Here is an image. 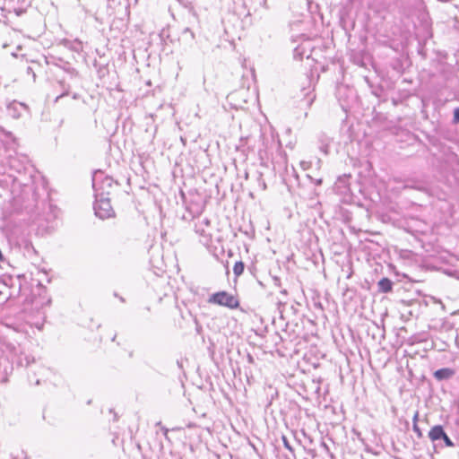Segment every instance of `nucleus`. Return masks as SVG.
<instances>
[{"instance_id":"f257e3e1","label":"nucleus","mask_w":459,"mask_h":459,"mask_svg":"<svg viewBox=\"0 0 459 459\" xmlns=\"http://www.w3.org/2000/svg\"><path fill=\"white\" fill-rule=\"evenodd\" d=\"M0 170V197L9 199L15 209L24 210L31 223L37 227V233L48 234L56 226L59 210L34 186L33 168L17 156H9L2 162Z\"/></svg>"},{"instance_id":"f03ea898","label":"nucleus","mask_w":459,"mask_h":459,"mask_svg":"<svg viewBox=\"0 0 459 459\" xmlns=\"http://www.w3.org/2000/svg\"><path fill=\"white\" fill-rule=\"evenodd\" d=\"M429 438L433 443V446L435 450L443 449L445 447H453L455 446L454 442L448 437L445 429L442 425H435L433 426L428 434Z\"/></svg>"},{"instance_id":"7ed1b4c3","label":"nucleus","mask_w":459,"mask_h":459,"mask_svg":"<svg viewBox=\"0 0 459 459\" xmlns=\"http://www.w3.org/2000/svg\"><path fill=\"white\" fill-rule=\"evenodd\" d=\"M93 209L96 216L101 220L111 218L115 214L110 204V198L106 196L104 192H98L95 195Z\"/></svg>"},{"instance_id":"20e7f679","label":"nucleus","mask_w":459,"mask_h":459,"mask_svg":"<svg viewBox=\"0 0 459 459\" xmlns=\"http://www.w3.org/2000/svg\"><path fill=\"white\" fill-rule=\"evenodd\" d=\"M208 303L235 309L239 307L238 299L225 290L218 291L208 298Z\"/></svg>"},{"instance_id":"39448f33","label":"nucleus","mask_w":459,"mask_h":459,"mask_svg":"<svg viewBox=\"0 0 459 459\" xmlns=\"http://www.w3.org/2000/svg\"><path fill=\"white\" fill-rule=\"evenodd\" d=\"M114 180L112 178L104 175L101 171H97L92 177V187L94 195L98 192H104L106 196H109L110 189L113 187Z\"/></svg>"},{"instance_id":"423d86ee","label":"nucleus","mask_w":459,"mask_h":459,"mask_svg":"<svg viewBox=\"0 0 459 459\" xmlns=\"http://www.w3.org/2000/svg\"><path fill=\"white\" fill-rule=\"evenodd\" d=\"M398 304L401 306L400 309L403 311L402 316L407 314L409 316H415L419 313L420 301L419 299H400Z\"/></svg>"},{"instance_id":"0eeeda50","label":"nucleus","mask_w":459,"mask_h":459,"mask_svg":"<svg viewBox=\"0 0 459 459\" xmlns=\"http://www.w3.org/2000/svg\"><path fill=\"white\" fill-rule=\"evenodd\" d=\"M27 106L18 101H13L7 106L8 113L13 118H19L22 116L21 111L25 110Z\"/></svg>"},{"instance_id":"6e6552de","label":"nucleus","mask_w":459,"mask_h":459,"mask_svg":"<svg viewBox=\"0 0 459 459\" xmlns=\"http://www.w3.org/2000/svg\"><path fill=\"white\" fill-rule=\"evenodd\" d=\"M455 375V370L450 368H442L433 373L437 381L448 380Z\"/></svg>"},{"instance_id":"1a4fd4ad","label":"nucleus","mask_w":459,"mask_h":459,"mask_svg":"<svg viewBox=\"0 0 459 459\" xmlns=\"http://www.w3.org/2000/svg\"><path fill=\"white\" fill-rule=\"evenodd\" d=\"M394 282L387 277H384L377 282V290L381 293H389L393 290Z\"/></svg>"},{"instance_id":"9d476101","label":"nucleus","mask_w":459,"mask_h":459,"mask_svg":"<svg viewBox=\"0 0 459 459\" xmlns=\"http://www.w3.org/2000/svg\"><path fill=\"white\" fill-rule=\"evenodd\" d=\"M306 7V11L315 19V14H317L322 19V14L319 13V5L317 2H301Z\"/></svg>"},{"instance_id":"9b49d317","label":"nucleus","mask_w":459,"mask_h":459,"mask_svg":"<svg viewBox=\"0 0 459 459\" xmlns=\"http://www.w3.org/2000/svg\"><path fill=\"white\" fill-rule=\"evenodd\" d=\"M319 142V150L325 155L329 153V146L331 143V139L327 137L325 134H322L318 138Z\"/></svg>"},{"instance_id":"f8f14e48","label":"nucleus","mask_w":459,"mask_h":459,"mask_svg":"<svg viewBox=\"0 0 459 459\" xmlns=\"http://www.w3.org/2000/svg\"><path fill=\"white\" fill-rule=\"evenodd\" d=\"M235 6L234 9L238 13V16H249V10H247L246 2H234Z\"/></svg>"},{"instance_id":"ddd939ff","label":"nucleus","mask_w":459,"mask_h":459,"mask_svg":"<svg viewBox=\"0 0 459 459\" xmlns=\"http://www.w3.org/2000/svg\"><path fill=\"white\" fill-rule=\"evenodd\" d=\"M0 139L4 142L9 143L14 141V136L12 132L5 130L0 126Z\"/></svg>"},{"instance_id":"4468645a","label":"nucleus","mask_w":459,"mask_h":459,"mask_svg":"<svg viewBox=\"0 0 459 459\" xmlns=\"http://www.w3.org/2000/svg\"><path fill=\"white\" fill-rule=\"evenodd\" d=\"M254 177L255 178L258 188L264 191L267 186L264 179L263 178V173L260 171H255Z\"/></svg>"},{"instance_id":"2eb2a0df","label":"nucleus","mask_w":459,"mask_h":459,"mask_svg":"<svg viewBox=\"0 0 459 459\" xmlns=\"http://www.w3.org/2000/svg\"><path fill=\"white\" fill-rule=\"evenodd\" d=\"M245 270V264L242 261H238L233 266V273L236 277L240 276Z\"/></svg>"},{"instance_id":"dca6fc26","label":"nucleus","mask_w":459,"mask_h":459,"mask_svg":"<svg viewBox=\"0 0 459 459\" xmlns=\"http://www.w3.org/2000/svg\"><path fill=\"white\" fill-rule=\"evenodd\" d=\"M14 279L12 276H4L1 280L0 284L4 285V289L13 286Z\"/></svg>"},{"instance_id":"f3484780","label":"nucleus","mask_w":459,"mask_h":459,"mask_svg":"<svg viewBox=\"0 0 459 459\" xmlns=\"http://www.w3.org/2000/svg\"><path fill=\"white\" fill-rule=\"evenodd\" d=\"M7 13H11L10 10H6V8L4 6H1L0 5V22L2 21V18L4 19V24H7L8 22V18H7Z\"/></svg>"},{"instance_id":"a211bd4d","label":"nucleus","mask_w":459,"mask_h":459,"mask_svg":"<svg viewBox=\"0 0 459 459\" xmlns=\"http://www.w3.org/2000/svg\"><path fill=\"white\" fill-rule=\"evenodd\" d=\"M316 96L312 94V92L306 93L305 99L302 100L305 102L306 106L310 107L315 100Z\"/></svg>"},{"instance_id":"6ab92c4d","label":"nucleus","mask_w":459,"mask_h":459,"mask_svg":"<svg viewBox=\"0 0 459 459\" xmlns=\"http://www.w3.org/2000/svg\"><path fill=\"white\" fill-rule=\"evenodd\" d=\"M453 126L459 124V107L455 108L453 111V119L451 121Z\"/></svg>"},{"instance_id":"aec40b11","label":"nucleus","mask_w":459,"mask_h":459,"mask_svg":"<svg viewBox=\"0 0 459 459\" xmlns=\"http://www.w3.org/2000/svg\"><path fill=\"white\" fill-rule=\"evenodd\" d=\"M281 439H282V443H283V446L286 449H288L290 453H293L294 449L293 447L290 446L288 438L285 437V436H282L281 437Z\"/></svg>"},{"instance_id":"412c9836","label":"nucleus","mask_w":459,"mask_h":459,"mask_svg":"<svg viewBox=\"0 0 459 459\" xmlns=\"http://www.w3.org/2000/svg\"><path fill=\"white\" fill-rule=\"evenodd\" d=\"M412 429L413 431L417 434V437L419 438H421L423 437L422 435V431L421 429H420L418 423H415V424H412Z\"/></svg>"},{"instance_id":"4be33fe9","label":"nucleus","mask_w":459,"mask_h":459,"mask_svg":"<svg viewBox=\"0 0 459 459\" xmlns=\"http://www.w3.org/2000/svg\"><path fill=\"white\" fill-rule=\"evenodd\" d=\"M117 6L122 7V9L124 10V12H125V16H126V17H128V16H129V13H129V7H130L129 3H127V4H126V5H124V6H122L121 2H117Z\"/></svg>"},{"instance_id":"5701e85b","label":"nucleus","mask_w":459,"mask_h":459,"mask_svg":"<svg viewBox=\"0 0 459 459\" xmlns=\"http://www.w3.org/2000/svg\"><path fill=\"white\" fill-rule=\"evenodd\" d=\"M13 12L15 13L16 16H22L23 13H26V8H22V7H14L13 8Z\"/></svg>"},{"instance_id":"b1692460","label":"nucleus","mask_w":459,"mask_h":459,"mask_svg":"<svg viewBox=\"0 0 459 459\" xmlns=\"http://www.w3.org/2000/svg\"><path fill=\"white\" fill-rule=\"evenodd\" d=\"M24 360H25V364H23V361L22 359H21L20 363L22 366L25 365L26 367H28L31 362H34V358H31V359H30V357L28 356H25L24 358Z\"/></svg>"},{"instance_id":"393cba45","label":"nucleus","mask_w":459,"mask_h":459,"mask_svg":"<svg viewBox=\"0 0 459 459\" xmlns=\"http://www.w3.org/2000/svg\"><path fill=\"white\" fill-rule=\"evenodd\" d=\"M404 188H413V189L421 190L423 187L420 185H411V184L407 183L404 186Z\"/></svg>"},{"instance_id":"a878e982","label":"nucleus","mask_w":459,"mask_h":459,"mask_svg":"<svg viewBox=\"0 0 459 459\" xmlns=\"http://www.w3.org/2000/svg\"><path fill=\"white\" fill-rule=\"evenodd\" d=\"M273 284L277 287H281V279L277 276H273Z\"/></svg>"},{"instance_id":"bb28decb","label":"nucleus","mask_w":459,"mask_h":459,"mask_svg":"<svg viewBox=\"0 0 459 459\" xmlns=\"http://www.w3.org/2000/svg\"><path fill=\"white\" fill-rule=\"evenodd\" d=\"M299 57L300 59L302 58V53L300 52V48H296L294 49V57L297 58V57Z\"/></svg>"},{"instance_id":"cd10ccee","label":"nucleus","mask_w":459,"mask_h":459,"mask_svg":"<svg viewBox=\"0 0 459 459\" xmlns=\"http://www.w3.org/2000/svg\"><path fill=\"white\" fill-rule=\"evenodd\" d=\"M183 33H184V34H187V33H188V34L190 35V37H191V39H195V34H194V32H193L189 28H186V29L183 30Z\"/></svg>"},{"instance_id":"c85d7f7f","label":"nucleus","mask_w":459,"mask_h":459,"mask_svg":"<svg viewBox=\"0 0 459 459\" xmlns=\"http://www.w3.org/2000/svg\"><path fill=\"white\" fill-rule=\"evenodd\" d=\"M419 420V411H416L412 417V424L418 423Z\"/></svg>"},{"instance_id":"c756f323","label":"nucleus","mask_w":459,"mask_h":459,"mask_svg":"<svg viewBox=\"0 0 459 459\" xmlns=\"http://www.w3.org/2000/svg\"><path fill=\"white\" fill-rule=\"evenodd\" d=\"M307 454L310 455L312 458H315L316 456V451L314 449H307Z\"/></svg>"},{"instance_id":"7c9ffc66","label":"nucleus","mask_w":459,"mask_h":459,"mask_svg":"<svg viewBox=\"0 0 459 459\" xmlns=\"http://www.w3.org/2000/svg\"><path fill=\"white\" fill-rule=\"evenodd\" d=\"M349 178H350V176H349V177H347L346 175H344V176H343V178H339V179H338V183H340V184H341V183H343V184H344V183H345V181H346Z\"/></svg>"},{"instance_id":"2f4dec72","label":"nucleus","mask_w":459,"mask_h":459,"mask_svg":"<svg viewBox=\"0 0 459 459\" xmlns=\"http://www.w3.org/2000/svg\"><path fill=\"white\" fill-rule=\"evenodd\" d=\"M65 95H68V91H65L62 94H60L59 96H57L56 98V102L58 101L61 98H63L64 96Z\"/></svg>"},{"instance_id":"473e14b6","label":"nucleus","mask_w":459,"mask_h":459,"mask_svg":"<svg viewBox=\"0 0 459 459\" xmlns=\"http://www.w3.org/2000/svg\"><path fill=\"white\" fill-rule=\"evenodd\" d=\"M184 3V6L187 9H189L190 12H192V6H191V2H183Z\"/></svg>"},{"instance_id":"72a5a7b5","label":"nucleus","mask_w":459,"mask_h":459,"mask_svg":"<svg viewBox=\"0 0 459 459\" xmlns=\"http://www.w3.org/2000/svg\"><path fill=\"white\" fill-rule=\"evenodd\" d=\"M300 165H301V167H302L304 169H306L307 168V162H306V161H301V162H300Z\"/></svg>"},{"instance_id":"f704fd0d","label":"nucleus","mask_w":459,"mask_h":459,"mask_svg":"<svg viewBox=\"0 0 459 459\" xmlns=\"http://www.w3.org/2000/svg\"><path fill=\"white\" fill-rule=\"evenodd\" d=\"M322 181L323 180L321 178H319V179L315 180V183L316 186H320L322 184Z\"/></svg>"},{"instance_id":"c9c22d12","label":"nucleus","mask_w":459,"mask_h":459,"mask_svg":"<svg viewBox=\"0 0 459 459\" xmlns=\"http://www.w3.org/2000/svg\"><path fill=\"white\" fill-rule=\"evenodd\" d=\"M38 286L41 291H46L45 287H43L41 283H39Z\"/></svg>"},{"instance_id":"e433bc0d","label":"nucleus","mask_w":459,"mask_h":459,"mask_svg":"<svg viewBox=\"0 0 459 459\" xmlns=\"http://www.w3.org/2000/svg\"><path fill=\"white\" fill-rule=\"evenodd\" d=\"M50 303H51V299L48 298L46 302H42L41 304L42 305H45V304L49 305Z\"/></svg>"},{"instance_id":"4c0bfd02","label":"nucleus","mask_w":459,"mask_h":459,"mask_svg":"<svg viewBox=\"0 0 459 459\" xmlns=\"http://www.w3.org/2000/svg\"><path fill=\"white\" fill-rule=\"evenodd\" d=\"M4 285L0 284V296L4 293Z\"/></svg>"},{"instance_id":"58836bf2","label":"nucleus","mask_w":459,"mask_h":459,"mask_svg":"<svg viewBox=\"0 0 459 459\" xmlns=\"http://www.w3.org/2000/svg\"><path fill=\"white\" fill-rule=\"evenodd\" d=\"M280 292H281V294H283V295H287V294H288V291H287V290H286V289H282V290H281V291H280Z\"/></svg>"},{"instance_id":"ea45409f","label":"nucleus","mask_w":459,"mask_h":459,"mask_svg":"<svg viewBox=\"0 0 459 459\" xmlns=\"http://www.w3.org/2000/svg\"><path fill=\"white\" fill-rule=\"evenodd\" d=\"M248 270L251 272V273L254 274L255 268L254 266H252V267H248Z\"/></svg>"},{"instance_id":"a19ab883","label":"nucleus","mask_w":459,"mask_h":459,"mask_svg":"<svg viewBox=\"0 0 459 459\" xmlns=\"http://www.w3.org/2000/svg\"><path fill=\"white\" fill-rule=\"evenodd\" d=\"M18 281V293L21 291V282H20V280L17 279Z\"/></svg>"},{"instance_id":"79ce46f5","label":"nucleus","mask_w":459,"mask_h":459,"mask_svg":"<svg viewBox=\"0 0 459 459\" xmlns=\"http://www.w3.org/2000/svg\"><path fill=\"white\" fill-rule=\"evenodd\" d=\"M315 306L319 307V308H321V309H323V307H322L321 303H316Z\"/></svg>"},{"instance_id":"37998d69","label":"nucleus","mask_w":459,"mask_h":459,"mask_svg":"<svg viewBox=\"0 0 459 459\" xmlns=\"http://www.w3.org/2000/svg\"><path fill=\"white\" fill-rule=\"evenodd\" d=\"M79 98V95L77 93H74L73 95V99L77 100Z\"/></svg>"},{"instance_id":"c03bdc74","label":"nucleus","mask_w":459,"mask_h":459,"mask_svg":"<svg viewBox=\"0 0 459 459\" xmlns=\"http://www.w3.org/2000/svg\"><path fill=\"white\" fill-rule=\"evenodd\" d=\"M326 450H328V446H326V444L325 442H322L321 444Z\"/></svg>"},{"instance_id":"a18cd8bd","label":"nucleus","mask_w":459,"mask_h":459,"mask_svg":"<svg viewBox=\"0 0 459 459\" xmlns=\"http://www.w3.org/2000/svg\"><path fill=\"white\" fill-rule=\"evenodd\" d=\"M307 177L311 181H314V179L312 178V177H310L309 175H307Z\"/></svg>"},{"instance_id":"49530a36","label":"nucleus","mask_w":459,"mask_h":459,"mask_svg":"<svg viewBox=\"0 0 459 459\" xmlns=\"http://www.w3.org/2000/svg\"><path fill=\"white\" fill-rule=\"evenodd\" d=\"M119 299H120V301L125 302L124 298L120 297Z\"/></svg>"},{"instance_id":"de8ad7c7","label":"nucleus","mask_w":459,"mask_h":459,"mask_svg":"<svg viewBox=\"0 0 459 459\" xmlns=\"http://www.w3.org/2000/svg\"><path fill=\"white\" fill-rule=\"evenodd\" d=\"M30 247L32 249V251H33V252H35L34 247H32V246L30 245Z\"/></svg>"},{"instance_id":"09e8293b","label":"nucleus","mask_w":459,"mask_h":459,"mask_svg":"<svg viewBox=\"0 0 459 459\" xmlns=\"http://www.w3.org/2000/svg\"><path fill=\"white\" fill-rule=\"evenodd\" d=\"M167 433H168V429H164V434H165V435H167Z\"/></svg>"},{"instance_id":"8fccbe9b","label":"nucleus","mask_w":459,"mask_h":459,"mask_svg":"<svg viewBox=\"0 0 459 459\" xmlns=\"http://www.w3.org/2000/svg\"><path fill=\"white\" fill-rule=\"evenodd\" d=\"M248 176H249V175H248V173L247 172V173H246V175H245L246 178H248Z\"/></svg>"},{"instance_id":"3c124183","label":"nucleus","mask_w":459,"mask_h":459,"mask_svg":"<svg viewBox=\"0 0 459 459\" xmlns=\"http://www.w3.org/2000/svg\"><path fill=\"white\" fill-rule=\"evenodd\" d=\"M39 379H37V380H36V385H39Z\"/></svg>"},{"instance_id":"603ef678","label":"nucleus","mask_w":459,"mask_h":459,"mask_svg":"<svg viewBox=\"0 0 459 459\" xmlns=\"http://www.w3.org/2000/svg\"><path fill=\"white\" fill-rule=\"evenodd\" d=\"M116 337H117V335H114V337L112 338L113 342L115 341Z\"/></svg>"}]
</instances>
